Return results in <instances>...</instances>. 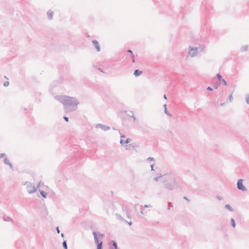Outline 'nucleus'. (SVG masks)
Here are the masks:
<instances>
[{
	"label": "nucleus",
	"instance_id": "nucleus-41",
	"mask_svg": "<svg viewBox=\"0 0 249 249\" xmlns=\"http://www.w3.org/2000/svg\"><path fill=\"white\" fill-rule=\"evenodd\" d=\"M163 107H164V109H165V108H167V105H166V104L163 105Z\"/></svg>",
	"mask_w": 249,
	"mask_h": 249
},
{
	"label": "nucleus",
	"instance_id": "nucleus-24",
	"mask_svg": "<svg viewBox=\"0 0 249 249\" xmlns=\"http://www.w3.org/2000/svg\"><path fill=\"white\" fill-rule=\"evenodd\" d=\"M62 246H63V247L65 249H67V242L66 241L64 240L62 243Z\"/></svg>",
	"mask_w": 249,
	"mask_h": 249
},
{
	"label": "nucleus",
	"instance_id": "nucleus-11",
	"mask_svg": "<svg viewBox=\"0 0 249 249\" xmlns=\"http://www.w3.org/2000/svg\"><path fill=\"white\" fill-rule=\"evenodd\" d=\"M111 243L112 244L113 247H110V249H118L117 244L115 241L112 240L111 241Z\"/></svg>",
	"mask_w": 249,
	"mask_h": 249
},
{
	"label": "nucleus",
	"instance_id": "nucleus-31",
	"mask_svg": "<svg viewBox=\"0 0 249 249\" xmlns=\"http://www.w3.org/2000/svg\"><path fill=\"white\" fill-rule=\"evenodd\" d=\"M9 85V82L8 81L5 82L3 84L4 87H7Z\"/></svg>",
	"mask_w": 249,
	"mask_h": 249
},
{
	"label": "nucleus",
	"instance_id": "nucleus-17",
	"mask_svg": "<svg viewBox=\"0 0 249 249\" xmlns=\"http://www.w3.org/2000/svg\"><path fill=\"white\" fill-rule=\"evenodd\" d=\"M122 220L124 223H127L129 226L132 225V221L130 219L129 220H126L125 219H122Z\"/></svg>",
	"mask_w": 249,
	"mask_h": 249
},
{
	"label": "nucleus",
	"instance_id": "nucleus-12",
	"mask_svg": "<svg viewBox=\"0 0 249 249\" xmlns=\"http://www.w3.org/2000/svg\"><path fill=\"white\" fill-rule=\"evenodd\" d=\"M4 162L6 164H8L11 168H13V165L12 163L9 161L8 159L7 158H5L4 159Z\"/></svg>",
	"mask_w": 249,
	"mask_h": 249
},
{
	"label": "nucleus",
	"instance_id": "nucleus-9",
	"mask_svg": "<svg viewBox=\"0 0 249 249\" xmlns=\"http://www.w3.org/2000/svg\"><path fill=\"white\" fill-rule=\"evenodd\" d=\"M216 76L219 81H222L224 85H227L226 81L222 78V76L219 74H217Z\"/></svg>",
	"mask_w": 249,
	"mask_h": 249
},
{
	"label": "nucleus",
	"instance_id": "nucleus-43",
	"mask_svg": "<svg viewBox=\"0 0 249 249\" xmlns=\"http://www.w3.org/2000/svg\"><path fill=\"white\" fill-rule=\"evenodd\" d=\"M149 206H150V205H145L144 207L145 208H148V207H149Z\"/></svg>",
	"mask_w": 249,
	"mask_h": 249
},
{
	"label": "nucleus",
	"instance_id": "nucleus-26",
	"mask_svg": "<svg viewBox=\"0 0 249 249\" xmlns=\"http://www.w3.org/2000/svg\"><path fill=\"white\" fill-rule=\"evenodd\" d=\"M173 207L172 204L171 202H168V206H167V209L168 210H170L171 209V208Z\"/></svg>",
	"mask_w": 249,
	"mask_h": 249
},
{
	"label": "nucleus",
	"instance_id": "nucleus-21",
	"mask_svg": "<svg viewBox=\"0 0 249 249\" xmlns=\"http://www.w3.org/2000/svg\"><path fill=\"white\" fill-rule=\"evenodd\" d=\"M205 49V47L204 45H201L199 48H198V50H199L200 52H204Z\"/></svg>",
	"mask_w": 249,
	"mask_h": 249
},
{
	"label": "nucleus",
	"instance_id": "nucleus-33",
	"mask_svg": "<svg viewBox=\"0 0 249 249\" xmlns=\"http://www.w3.org/2000/svg\"><path fill=\"white\" fill-rule=\"evenodd\" d=\"M216 198L219 200H221L223 199V197L220 196H216Z\"/></svg>",
	"mask_w": 249,
	"mask_h": 249
},
{
	"label": "nucleus",
	"instance_id": "nucleus-46",
	"mask_svg": "<svg viewBox=\"0 0 249 249\" xmlns=\"http://www.w3.org/2000/svg\"><path fill=\"white\" fill-rule=\"evenodd\" d=\"M128 115L130 117H131V116H132V114H130V111L129 112V113L128 114Z\"/></svg>",
	"mask_w": 249,
	"mask_h": 249
},
{
	"label": "nucleus",
	"instance_id": "nucleus-35",
	"mask_svg": "<svg viewBox=\"0 0 249 249\" xmlns=\"http://www.w3.org/2000/svg\"><path fill=\"white\" fill-rule=\"evenodd\" d=\"M64 120L67 121V122H68L69 121V118L66 117V116H65L64 117Z\"/></svg>",
	"mask_w": 249,
	"mask_h": 249
},
{
	"label": "nucleus",
	"instance_id": "nucleus-39",
	"mask_svg": "<svg viewBox=\"0 0 249 249\" xmlns=\"http://www.w3.org/2000/svg\"><path fill=\"white\" fill-rule=\"evenodd\" d=\"M150 166H151V170H154V169H153L154 164H151Z\"/></svg>",
	"mask_w": 249,
	"mask_h": 249
},
{
	"label": "nucleus",
	"instance_id": "nucleus-28",
	"mask_svg": "<svg viewBox=\"0 0 249 249\" xmlns=\"http://www.w3.org/2000/svg\"><path fill=\"white\" fill-rule=\"evenodd\" d=\"M130 114H132V116H131V117L133 118L134 121H135L136 120V118L135 117V116L134 115V114H133V111H130Z\"/></svg>",
	"mask_w": 249,
	"mask_h": 249
},
{
	"label": "nucleus",
	"instance_id": "nucleus-49",
	"mask_svg": "<svg viewBox=\"0 0 249 249\" xmlns=\"http://www.w3.org/2000/svg\"><path fill=\"white\" fill-rule=\"evenodd\" d=\"M184 198L187 199V198L185 196L184 197Z\"/></svg>",
	"mask_w": 249,
	"mask_h": 249
},
{
	"label": "nucleus",
	"instance_id": "nucleus-29",
	"mask_svg": "<svg viewBox=\"0 0 249 249\" xmlns=\"http://www.w3.org/2000/svg\"><path fill=\"white\" fill-rule=\"evenodd\" d=\"M246 98L247 104H249V95L248 94L246 95Z\"/></svg>",
	"mask_w": 249,
	"mask_h": 249
},
{
	"label": "nucleus",
	"instance_id": "nucleus-16",
	"mask_svg": "<svg viewBox=\"0 0 249 249\" xmlns=\"http://www.w3.org/2000/svg\"><path fill=\"white\" fill-rule=\"evenodd\" d=\"M47 14L49 19H52L53 18V12L52 11H49L47 12Z\"/></svg>",
	"mask_w": 249,
	"mask_h": 249
},
{
	"label": "nucleus",
	"instance_id": "nucleus-25",
	"mask_svg": "<svg viewBox=\"0 0 249 249\" xmlns=\"http://www.w3.org/2000/svg\"><path fill=\"white\" fill-rule=\"evenodd\" d=\"M164 113L168 116H169V117H172V114H170L168 111H167V108H165L164 109Z\"/></svg>",
	"mask_w": 249,
	"mask_h": 249
},
{
	"label": "nucleus",
	"instance_id": "nucleus-40",
	"mask_svg": "<svg viewBox=\"0 0 249 249\" xmlns=\"http://www.w3.org/2000/svg\"><path fill=\"white\" fill-rule=\"evenodd\" d=\"M40 184H41V182H39V183L37 185V186L36 187V189L38 188L39 187Z\"/></svg>",
	"mask_w": 249,
	"mask_h": 249
},
{
	"label": "nucleus",
	"instance_id": "nucleus-30",
	"mask_svg": "<svg viewBox=\"0 0 249 249\" xmlns=\"http://www.w3.org/2000/svg\"><path fill=\"white\" fill-rule=\"evenodd\" d=\"M147 160L148 161H154L155 160V159L153 158H152V157H149V158H147Z\"/></svg>",
	"mask_w": 249,
	"mask_h": 249
},
{
	"label": "nucleus",
	"instance_id": "nucleus-38",
	"mask_svg": "<svg viewBox=\"0 0 249 249\" xmlns=\"http://www.w3.org/2000/svg\"><path fill=\"white\" fill-rule=\"evenodd\" d=\"M207 89L210 91L212 90V89L210 87H208Z\"/></svg>",
	"mask_w": 249,
	"mask_h": 249
},
{
	"label": "nucleus",
	"instance_id": "nucleus-48",
	"mask_svg": "<svg viewBox=\"0 0 249 249\" xmlns=\"http://www.w3.org/2000/svg\"><path fill=\"white\" fill-rule=\"evenodd\" d=\"M132 58H133L132 61H133V62L134 63V57H132Z\"/></svg>",
	"mask_w": 249,
	"mask_h": 249
},
{
	"label": "nucleus",
	"instance_id": "nucleus-13",
	"mask_svg": "<svg viewBox=\"0 0 249 249\" xmlns=\"http://www.w3.org/2000/svg\"><path fill=\"white\" fill-rule=\"evenodd\" d=\"M225 208L227 210H228L230 212H233L234 210L233 208L229 204H226L225 206Z\"/></svg>",
	"mask_w": 249,
	"mask_h": 249
},
{
	"label": "nucleus",
	"instance_id": "nucleus-5",
	"mask_svg": "<svg viewBox=\"0 0 249 249\" xmlns=\"http://www.w3.org/2000/svg\"><path fill=\"white\" fill-rule=\"evenodd\" d=\"M243 179H239L237 181V188L243 192L247 191V188L243 184Z\"/></svg>",
	"mask_w": 249,
	"mask_h": 249
},
{
	"label": "nucleus",
	"instance_id": "nucleus-36",
	"mask_svg": "<svg viewBox=\"0 0 249 249\" xmlns=\"http://www.w3.org/2000/svg\"><path fill=\"white\" fill-rule=\"evenodd\" d=\"M5 155L4 153H1L0 154V159L3 157Z\"/></svg>",
	"mask_w": 249,
	"mask_h": 249
},
{
	"label": "nucleus",
	"instance_id": "nucleus-7",
	"mask_svg": "<svg viewBox=\"0 0 249 249\" xmlns=\"http://www.w3.org/2000/svg\"><path fill=\"white\" fill-rule=\"evenodd\" d=\"M125 136L124 135H123V136H121V139L120 140V143L121 144V145L122 146H124L125 144H126V143H128L130 141V139H129V138H127L125 141H124L122 138H124Z\"/></svg>",
	"mask_w": 249,
	"mask_h": 249
},
{
	"label": "nucleus",
	"instance_id": "nucleus-4",
	"mask_svg": "<svg viewBox=\"0 0 249 249\" xmlns=\"http://www.w3.org/2000/svg\"><path fill=\"white\" fill-rule=\"evenodd\" d=\"M27 190L29 194H33L36 191V187L33 183L26 182Z\"/></svg>",
	"mask_w": 249,
	"mask_h": 249
},
{
	"label": "nucleus",
	"instance_id": "nucleus-1",
	"mask_svg": "<svg viewBox=\"0 0 249 249\" xmlns=\"http://www.w3.org/2000/svg\"><path fill=\"white\" fill-rule=\"evenodd\" d=\"M55 99L63 104L66 112L74 111L77 110L79 102L75 97L66 95L56 96Z\"/></svg>",
	"mask_w": 249,
	"mask_h": 249
},
{
	"label": "nucleus",
	"instance_id": "nucleus-2",
	"mask_svg": "<svg viewBox=\"0 0 249 249\" xmlns=\"http://www.w3.org/2000/svg\"><path fill=\"white\" fill-rule=\"evenodd\" d=\"M162 182L164 183V188L171 191L176 188L179 184V181L171 174H166L162 176Z\"/></svg>",
	"mask_w": 249,
	"mask_h": 249
},
{
	"label": "nucleus",
	"instance_id": "nucleus-8",
	"mask_svg": "<svg viewBox=\"0 0 249 249\" xmlns=\"http://www.w3.org/2000/svg\"><path fill=\"white\" fill-rule=\"evenodd\" d=\"M92 43L96 48L97 51L99 52L100 51V47L98 41L96 40H94L92 41Z\"/></svg>",
	"mask_w": 249,
	"mask_h": 249
},
{
	"label": "nucleus",
	"instance_id": "nucleus-37",
	"mask_svg": "<svg viewBox=\"0 0 249 249\" xmlns=\"http://www.w3.org/2000/svg\"><path fill=\"white\" fill-rule=\"evenodd\" d=\"M56 231H57V232L58 233H59L60 232V231H59V227H56Z\"/></svg>",
	"mask_w": 249,
	"mask_h": 249
},
{
	"label": "nucleus",
	"instance_id": "nucleus-20",
	"mask_svg": "<svg viewBox=\"0 0 249 249\" xmlns=\"http://www.w3.org/2000/svg\"><path fill=\"white\" fill-rule=\"evenodd\" d=\"M102 245L103 242L101 241L100 243H97V249H102Z\"/></svg>",
	"mask_w": 249,
	"mask_h": 249
},
{
	"label": "nucleus",
	"instance_id": "nucleus-19",
	"mask_svg": "<svg viewBox=\"0 0 249 249\" xmlns=\"http://www.w3.org/2000/svg\"><path fill=\"white\" fill-rule=\"evenodd\" d=\"M103 237H104V234L100 233L99 232L97 233V238L100 240V241H102V240L103 238Z\"/></svg>",
	"mask_w": 249,
	"mask_h": 249
},
{
	"label": "nucleus",
	"instance_id": "nucleus-18",
	"mask_svg": "<svg viewBox=\"0 0 249 249\" xmlns=\"http://www.w3.org/2000/svg\"><path fill=\"white\" fill-rule=\"evenodd\" d=\"M103 237H104V234L100 233L99 232L97 233V238L100 240V241H102V240L103 238Z\"/></svg>",
	"mask_w": 249,
	"mask_h": 249
},
{
	"label": "nucleus",
	"instance_id": "nucleus-6",
	"mask_svg": "<svg viewBox=\"0 0 249 249\" xmlns=\"http://www.w3.org/2000/svg\"><path fill=\"white\" fill-rule=\"evenodd\" d=\"M95 127L96 128H100L104 131H107L108 130H109L110 128V127H109L107 125H106L105 124H96V125L95 126Z\"/></svg>",
	"mask_w": 249,
	"mask_h": 249
},
{
	"label": "nucleus",
	"instance_id": "nucleus-45",
	"mask_svg": "<svg viewBox=\"0 0 249 249\" xmlns=\"http://www.w3.org/2000/svg\"><path fill=\"white\" fill-rule=\"evenodd\" d=\"M214 88L217 89L218 88V86H214Z\"/></svg>",
	"mask_w": 249,
	"mask_h": 249
},
{
	"label": "nucleus",
	"instance_id": "nucleus-42",
	"mask_svg": "<svg viewBox=\"0 0 249 249\" xmlns=\"http://www.w3.org/2000/svg\"><path fill=\"white\" fill-rule=\"evenodd\" d=\"M12 219H6V218H4V220L5 221H10V220H11Z\"/></svg>",
	"mask_w": 249,
	"mask_h": 249
},
{
	"label": "nucleus",
	"instance_id": "nucleus-47",
	"mask_svg": "<svg viewBox=\"0 0 249 249\" xmlns=\"http://www.w3.org/2000/svg\"><path fill=\"white\" fill-rule=\"evenodd\" d=\"M61 236H62V237H64V233H61Z\"/></svg>",
	"mask_w": 249,
	"mask_h": 249
},
{
	"label": "nucleus",
	"instance_id": "nucleus-27",
	"mask_svg": "<svg viewBox=\"0 0 249 249\" xmlns=\"http://www.w3.org/2000/svg\"><path fill=\"white\" fill-rule=\"evenodd\" d=\"M247 49H248V46H244L242 47L241 50L242 51H245L247 50Z\"/></svg>",
	"mask_w": 249,
	"mask_h": 249
},
{
	"label": "nucleus",
	"instance_id": "nucleus-22",
	"mask_svg": "<svg viewBox=\"0 0 249 249\" xmlns=\"http://www.w3.org/2000/svg\"><path fill=\"white\" fill-rule=\"evenodd\" d=\"M162 176L158 177H155L154 178V180L156 181L158 180H161L162 181Z\"/></svg>",
	"mask_w": 249,
	"mask_h": 249
},
{
	"label": "nucleus",
	"instance_id": "nucleus-14",
	"mask_svg": "<svg viewBox=\"0 0 249 249\" xmlns=\"http://www.w3.org/2000/svg\"><path fill=\"white\" fill-rule=\"evenodd\" d=\"M142 73V71H139L138 70H136L135 71H134V75L136 76V77H137L139 75H140Z\"/></svg>",
	"mask_w": 249,
	"mask_h": 249
},
{
	"label": "nucleus",
	"instance_id": "nucleus-44",
	"mask_svg": "<svg viewBox=\"0 0 249 249\" xmlns=\"http://www.w3.org/2000/svg\"><path fill=\"white\" fill-rule=\"evenodd\" d=\"M163 98L165 99H167V97H166V96L165 94L164 95Z\"/></svg>",
	"mask_w": 249,
	"mask_h": 249
},
{
	"label": "nucleus",
	"instance_id": "nucleus-34",
	"mask_svg": "<svg viewBox=\"0 0 249 249\" xmlns=\"http://www.w3.org/2000/svg\"><path fill=\"white\" fill-rule=\"evenodd\" d=\"M127 52H129V53H131V54H132V57H134V55H133V53H132V51H131L130 50H128L127 51Z\"/></svg>",
	"mask_w": 249,
	"mask_h": 249
},
{
	"label": "nucleus",
	"instance_id": "nucleus-32",
	"mask_svg": "<svg viewBox=\"0 0 249 249\" xmlns=\"http://www.w3.org/2000/svg\"><path fill=\"white\" fill-rule=\"evenodd\" d=\"M228 99H229L230 101L231 102L232 100V94H230L229 96V97H228Z\"/></svg>",
	"mask_w": 249,
	"mask_h": 249
},
{
	"label": "nucleus",
	"instance_id": "nucleus-23",
	"mask_svg": "<svg viewBox=\"0 0 249 249\" xmlns=\"http://www.w3.org/2000/svg\"><path fill=\"white\" fill-rule=\"evenodd\" d=\"M231 226L234 228L235 227V221L234 220V219H231Z\"/></svg>",
	"mask_w": 249,
	"mask_h": 249
},
{
	"label": "nucleus",
	"instance_id": "nucleus-10",
	"mask_svg": "<svg viewBox=\"0 0 249 249\" xmlns=\"http://www.w3.org/2000/svg\"><path fill=\"white\" fill-rule=\"evenodd\" d=\"M92 234L94 236V239L95 242L97 244L98 243H100V241L97 238V233L96 231H93L92 232Z\"/></svg>",
	"mask_w": 249,
	"mask_h": 249
},
{
	"label": "nucleus",
	"instance_id": "nucleus-3",
	"mask_svg": "<svg viewBox=\"0 0 249 249\" xmlns=\"http://www.w3.org/2000/svg\"><path fill=\"white\" fill-rule=\"evenodd\" d=\"M198 53V48L196 47H189V54L191 57H194Z\"/></svg>",
	"mask_w": 249,
	"mask_h": 249
},
{
	"label": "nucleus",
	"instance_id": "nucleus-15",
	"mask_svg": "<svg viewBox=\"0 0 249 249\" xmlns=\"http://www.w3.org/2000/svg\"><path fill=\"white\" fill-rule=\"evenodd\" d=\"M40 195L43 196L44 198H46L48 195L47 193L46 192L43 191V190H40Z\"/></svg>",
	"mask_w": 249,
	"mask_h": 249
}]
</instances>
